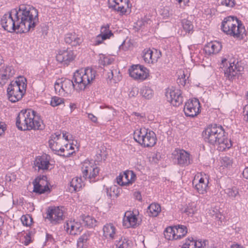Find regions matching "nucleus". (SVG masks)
Here are the masks:
<instances>
[{
    "instance_id": "nucleus-56",
    "label": "nucleus",
    "mask_w": 248,
    "mask_h": 248,
    "mask_svg": "<svg viewBox=\"0 0 248 248\" xmlns=\"http://www.w3.org/2000/svg\"><path fill=\"white\" fill-rule=\"evenodd\" d=\"M113 59L109 58L108 57H105L103 58V60H102L103 62V65H108L111 64L113 62Z\"/></svg>"
},
{
    "instance_id": "nucleus-45",
    "label": "nucleus",
    "mask_w": 248,
    "mask_h": 248,
    "mask_svg": "<svg viewBox=\"0 0 248 248\" xmlns=\"http://www.w3.org/2000/svg\"><path fill=\"white\" fill-rule=\"evenodd\" d=\"M21 220L23 225L26 226H30L32 222V218L29 215L22 216L21 217Z\"/></svg>"
},
{
    "instance_id": "nucleus-27",
    "label": "nucleus",
    "mask_w": 248,
    "mask_h": 248,
    "mask_svg": "<svg viewBox=\"0 0 248 248\" xmlns=\"http://www.w3.org/2000/svg\"><path fill=\"white\" fill-rule=\"evenodd\" d=\"M103 235L107 239L114 238L116 229L112 223H107L103 228Z\"/></svg>"
},
{
    "instance_id": "nucleus-10",
    "label": "nucleus",
    "mask_w": 248,
    "mask_h": 248,
    "mask_svg": "<svg viewBox=\"0 0 248 248\" xmlns=\"http://www.w3.org/2000/svg\"><path fill=\"white\" fill-rule=\"evenodd\" d=\"M172 155L173 162L181 167L187 166L192 162L190 154L184 150H175Z\"/></svg>"
},
{
    "instance_id": "nucleus-5",
    "label": "nucleus",
    "mask_w": 248,
    "mask_h": 248,
    "mask_svg": "<svg viewBox=\"0 0 248 248\" xmlns=\"http://www.w3.org/2000/svg\"><path fill=\"white\" fill-rule=\"evenodd\" d=\"M27 88V80L23 77H18L11 82L7 89L8 97L12 103L21 100L25 94Z\"/></svg>"
},
{
    "instance_id": "nucleus-7",
    "label": "nucleus",
    "mask_w": 248,
    "mask_h": 248,
    "mask_svg": "<svg viewBox=\"0 0 248 248\" xmlns=\"http://www.w3.org/2000/svg\"><path fill=\"white\" fill-rule=\"evenodd\" d=\"M81 170L83 177L92 182L95 181L100 170L93 160H86L82 164Z\"/></svg>"
},
{
    "instance_id": "nucleus-55",
    "label": "nucleus",
    "mask_w": 248,
    "mask_h": 248,
    "mask_svg": "<svg viewBox=\"0 0 248 248\" xmlns=\"http://www.w3.org/2000/svg\"><path fill=\"white\" fill-rule=\"evenodd\" d=\"M138 89L137 87H133L130 91L129 96L131 97H134L138 94Z\"/></svg>"
},
{
    "instance_id": "nucleus-19",
    "label": "nucleus",
    "mask_w": 248,
    "mask_h": 248,
    "mask_svg": "<svg viewBox=\"0 0 248 248\" xmlns=\"http://www.w3.org/2000/svg\"><path fill=\"white\" fill-rule=\"evenodd\" d=\"M229 66L224 70V75L226 79L233 81L241 74L243 68L237 65V62L235 63L234 62H229Z\"/></svg>"
},
{
    "instance_id": "nucleus-1",
    "label": "nucleus",
    "mask_w": 248,
    "mask_h": 248,
    "mask_svg": "<svg viewBox=\"0 0 248 248\" xmlns=\"http://www.w3.org/2000/svg\"><path fill=\"white\" fill-rule=\"evenodd\" d=\"M12 12L15 17L18 19L17 24L20 33L34 30L39 22L38 10L30 5H21L18 10L13 9Z\"/></svg>"
},
{
    "instance_id": "nucleus-20",
    "label": "nucleus",
    "mask_w": 248,
    "mask_h": 248,
    "mask_svg": "<svg viewBox=\"0 0 248 248\" xmlns=\"http://www.w3.org/2000/svg\"><path fill=\"white\" fill-rule=\"evenodd\" d=\"M15 74V70L12 66L4 65L0 67V85L5 84Z\"/></svg>"
},
{
    "instance_id": "nucleus-63",
    "label": "nucleus",
    "mask_w": 248,
    "mask_h": 248,
    "mask_svg": "<svg viewBox=\"0 0 248 248\" xmlns=\"http://www.w3.org/2000/svg\"><path fill=\"white\" fill-rule=\"evenodd\" d=\"M231 248H244L240 245L234 244L231 246Z\"/></svg>"
},
{
    "instance_id": "nucleus-11",
    "label": "nucleus",
    "mask_w": 248,
    "mask_h": 248,
    "mask_svg": "<svg viewBox=\"0 0 248 248\" xmlns=\"http://www.w3.org/2000/svg\"><path fill=\"white\" fill-rule=\"evenodd\" d=\"M166 96L167 100L173 106H179L183 102L182 92L177 88L172 87L167 89Z\"/></svg>"
},
{
    "instance_id": "nucleus-21",
    "label": "nucleus",
    "mask_w": 248,
    "mask_h": 248,
    "mask_svg": "<svg viewBox=\"0 0 248 248\" xmlns=\"http://www.w3.org/2000/svg\"><path fill=\"white\" fill-rule=\"evenodd\" d=\"M138 225L137 216L133 212H126L123 219V226L126 228H135Z\"/></svg>"
},
{
    "instance_id": "nucleus-13",
    "label": "nucleus",
    "mask_w": 248,
    "mask_h": 248,
    "mask_svg": "<svg viewBox=\"0 0 248 248\" xmlns=\"http://www.w3.org/2000/svg\"><path fill=\"white\" fill-rule=\"evenodd\" d=\"M108 7L120 13L122 15L130 12L128 0H108Z\"/></svg>"
},
{
    "instance_id": "nucleus-8",
    "label": "nucleus",
    "mask_w": 248,
    "mask_h": 248,
    "mask_svg": "<svg viewBox=\"0 0 248 248\" xmlns=\"http://www.w3.org/2000/svg\"><path fill=\"white\" fill-rule=\"evenodd\" d=\"M12 11L11 12L5 14L2 16L0 24L4 30L8 32H12L17 30V31L19 32L18 24H17L18 19L15 17Z\"/></svg>"
},
{
    "instance_id": "nucleus-43",
    "label": "nucleus",
    "mask_w": 248,
    "mask_h": 248,
    "mask_svg": "<svg viewBox=\"0 0 248 248\" xmlns=\"http://www.w3.org/2000/svg\"><path fill=\"white\" fill-rule=\"evenodd\" d=\"M195 244V240L192 237H188L186 240L182 248H196Z\"/></svg>"
},
{
    "instance_id": "nucleus-58",
    "label": "nucleus",
    "mask_w": 248,
    "mask_h": 248,
    "mask_svg": "<svg viewBox=\"0 0 248 248\" xmlns=\"http://www.w3.org/2000/svg\"><path fill=\"white\" fill-rule=\"evenodd\" d=\"M88 118L93 123L97 122V118L92 113H89L88 114Z\"/></svg>"
},
{
    "instance_id": "nucleus-22",
    "label": "nucleus",
    "mask_w": 248,
    "mask_h": 248,
    "mask_svg": "<svg viewBox=\"0 0 248 248\" xmlns=\"http://www.w3.org/2000/svg\"><path fill=\"white\" fill-rule=\"evenodd\" d=\"M63 213L59 207L49 208L47 218L53 223H59L62 220Z\"/></svg>"
},
{
    "instance_id": "nucleus-4",
    "label": "nucleus",
    "mask_w": 248,
    "mask_h": 248,
    "mask_svg": "<svg viewBox=\"0 0 248 248\" xmlns=\"http://www.w3.org/2000/svg\"><path fill=\"white\" fill-rule=\"evenodd\" d=\"M221 29L226 34L239 40L243 39L246 35L245 27L236 17L228 16L224 19Z\"/></svg>"
},
{
    "instance_id": "nucleus-24",
    "label": "nucleus",
    "mask_w": 248,
    "mask_h": 248,
    "mask_svg": "<svg viewBox=\"0 0 248 248\" xmlns=\"http://www.w3.org/2000/svg\"><path fill=\"white\" fill-rule=\"evenodd\" d=\"M64 40L66 44L72 46L79 45L83 41L81 36L77 34L75 32L67 33L65 36Z\"/></svg>"
},
{
    "instance_id": "nucleus-18",
    "label": "nucleus",
    "mask_w": 248,
    "mask_h": 248,
    "mask_svg": "<svg viewBox=\"0 0 248 248\" xmlns=\"http://www.w3.org/2000/svg\"><path fill=\"white\" fill-rule=\"evenodd\" d=\"M63 141L61 133L58 132L51 136L50 139L49 140V145L55 154L62 155V153L65 151V148L62 145Z\"/></svg>"
},
{
    "instance_id": "nucleus-6",
    "label": "nucleus",
    "mask_w": 248,
    "mask_h": 248,
    "mask_svg": "<svg viewBox=\"0 0 248 248\" xmlns=\"http://www.w3.org/2000/svg\"><path fill=\"white\" fill-rule=\"evenodd\" d=\"M96 71L92 68L77 70L74 75L75 88L77 91L84 90L95 78Z\"/></svg>"
},
{
    "instance_id": "nucleus-38",
    "label": "nucleus",
    "mask_w": 248,
    "mask_h": 248,
    "mask_svg": "<svg viewBox=\"0 0 248 248\" xmlns=\"http://www.w3.org/2000/svg\"><path fill=\"white\" fill-rule=\"evenodd\" d=\"M196 205L194 202H191L188 204L184 210L188 216L192 217L197 211Z\"/></svg>"
},
{
    "instance_id": "nucleus-41",
    "label": "nucleus",
    "mask_w": 248,
    "mask_h": 248,
    "mask_svg": "<svg viewBox=\"0 0 248 248\" xmlns=\"http://www.w3.org/2000/svg\"><path fill=\"white\" fill-rule=\"evenodd\" d=\"M140 93L145 98L150 99L153 96V91L149 87L145 86L140 90Z\"/></svg>"
},
{
    "instance_id": "nucleus-59",
    "label": "nucleus",
    "mask_w": 248,
    "mask_h": 248,
    "mask_svg": "<svg viewBox=\"0 0 248 248\" xmlns=\"http://www.w3.org/2000/svg\"><path fill=\"white\" fill-rule=\"evenodd\" d=\"M130 46V45H128V46H126V42L125 41H124V42L123 43V44L120 46H119V49H122L124 51H126L127 50L129 47Z\"/></svg>"
},
{
    "instance_id": "nucleus-9",
    "label": "nucleus",
    "mask_w": 248,
    "mask_h": 248,
    "mask_svg": "<svg viewBox=\"0 0 248 248\" xmlns=\"http://www.w3.org/2000/svg\"><path fill=\"white\" fill-rule=\"evenodd\" d=\"M75 84L72 80L67 78L58 79L54 84L56 93L60 95L66 96L71 93Z\"/></svg>"
},
{
    "instance_id": "nucleus-53",
    "label": "nucleus",
    "mask_w": 248,
    "mask_h": 248,
    "mask_svg": "<svg viewBox=\"0 0 248 248\" xmlns=\"http://www.w3.org/2000/svg\"><path fill=\"white\" fill-rule=\"evenodd\" d=\"M89 236V233L85 232L82 235H81L78 239V243L79 245L80 243H83L86 242L88 240Z\"/></svg>"
},
{
    "instance_id": "nucleus-64",
    "label": "nucleus",
    "mask_w": 248,
    "mask_h": 248,
    "mask_svg": "<svg viewBox=\"0 0 248 248\" xmlns=\"http://www.w3.org/2000/svg\"><path fill=\"white\" fill-rule=\"evenodd\" d=\"M70 108H71V111L76 108V105L74 103H71L70 104Z\"/></svg>"
},
{
    "instance_id": "nucleus-29",
    "label": "nucleus",
    "mask_w": 248,
    "mask_h": 248,
    "mask_svg": "<svg viewBox=\"0 0 248 248\" xmlns=\"http://www.w3.org/2000/svg\"><path fill=\"white\" fill-rule=\"evenodd\" d=\"M147 131L148 129L145 128L136 130L134 132V139L135 140L142 145Z\"/></svg>"
},
{
    "instance_id": "nucleus-26",
    "label": "nucleus",
    "mask_w": 248,
    "mask_h": 248,
    "mask_svg": "<svg viewBox=\"0 0 248 248\" xmlns=\"http://www.w3.org/2000/svg\"><path fill=\"white\" fill-rule=\"evenodd\" d=\"M222 46L217 41L211 42L208 43L204 47L205 52L209 54H214L218 53L221 49Z\"/></svg>"
},
{
    "instance_id": "nucleus-37",
    "label": "nucleus",
    "mask_w": 248,
    "mask_h": 248,
    "mask_svg": "<svg viewBox=\"0 0 248 248\" xmlns=\"http://www.w3.org/2000/svg\"><path fill=\"white\" fill-rule=\"evenodd\" d=\"M161 53L156 49H150V57H151L150 63L156 62L161 57Z\"/></svg>"
},
{
    "instance_id": "nucleus-51",
    "label": "nucleus",
    "mask_w": 248,
    "mask_h": 248,
    "mask_svg": "<svg viewBox=\"0 0 248 248\" xmlns=\"http://www.w3.org/2000/svg\"><path fill=\"white\" fill-rule=\"evenodd\" d=\"M218 1L221 5L228 7H232L234 5V0H218Z\"/></svg>"
},
{
    "instance_id": "nucleus-46",
    "label": "nucleus",
    "mask_w": 248,
    "mask_h": 248,
    "mask_svg": "<svg viewBox=\"0 0 248 248\" xmlns=\"http://www.w3.org/2000/svg\"><path fill=\"white\" fill-rule=\"evenodd\" d=\"M64 103V99L62 98L54 96L52 97L50 105L52 107H56Z\"/></svg>"
},
{
    "instance_id": "nucleus-42",
    "label": "nucleus",
    "mask_w": 248,
    "mask_h": 248,
    "mask_svg": "<svg viewBox=\"0 0 248 248\" xmlns=\"http://www.w3.org/2000/svg\"><path fill=\"white\" fill-rule=\"evenodd\" d=\"M101 33L102 35H106L108 37L109 39L111 36L113 35L112 31L109 30V25L108 24L105 25L101 28Z\"/></svg>"
},
{
    "instance_id": "nucleus-2",
    "label": "nucleus",
    "mask_w": 248,
    "mask_h": 248,
    "mask_svg": "<svg viewBox=\"0 0 248 248\" xmlns=\"http://www.w3.org/2000/svg\"><path fill=\"white\" fill-rule=\"evenodd\" d=\"M202 136L205 141L212 145H218L219 151H223L232 146L231 140L226 138L224 130L221 125H209L203 131Z\"/></svg>"
},
{
    "instance_id": "nucleus-16",
    "label": "nucleus",
    "mask_w": 248,
    "mask_h": 248,
    "mask_svg": "<svg viewBox=\"0 0 248 248\" xmlns=\"http://www.w3.org/2000/svg\"><path fill=\"white\" fill-rule=\"evenodd\" d=\"M200 103L198 99L194 98L188 100L184 108L185 115L187 117H194L200 112Z\"/></svg>"
},
{
    "instance_id": "nucleus-60",
    "label": "nucleus",
    "mask_w": 248,
    "mask_h": 248,
    "mask_svg": "<svg viewBox=\"0 0 248 248\" xmlns=\"http://www.w3.org/2000/svg\"><path fill=\"white\" fill-rule=\"evenodd\" d=\"M134 196H135V198L137 200H138L139 201H141V199H142L141 195V194H140V192H139V191L135 192L134 193Z\"/></svg>"
},
{
    "instance_id": "nucleus-15",
    "label": "nucleus",
    "mask_w": 248,
    "mask_h": 248,
    "mask_svg": "<svg viewBox=\"0 0 248 248\" xmlns=\"http://www.w3.org/2000/svg\"><path fill=\"white\" fill-rule=\"evenodd\" d=\"M130 76L136 80L143 81L149 75L148 69L140 64L133 65L129 69Z\"/></svg>"
},
{
    "instance_id": "nucleus-25",
    "label": "nucleus",
    "mask_w": 248,
    "mask_h": 248,
    "mask_svg": "<svg viewBox=\"0 0 248 248\" xmlns=\"http://www.w3.org/2000/svg\"><path fill=\"white\" fill-rule=\"evenodd\" d=\"M34 165L38 168V170L48 169L50 165L49 157L46 155L38 156L34 161Z\"/></svg>"
},
{
    "instance_id": "nucleus-62",
    "label": "nucleus",
    "mask_w": 248,
    "mask_h": 248,
    "mask_svg": "<svg viewBox=\"0 0 248 248\" xmlns=\"http://www.w3.org/2000/svg\"><path fill=\"white\" fill-rule=\"evenodd\" d=\"M183 86H184L186 84V79H185V76L184 74V78L182 77L181 78L179 79V81L178 82Z\"/></svg>"
},
{
    "instance_id": "nucleus-35",
    "label": "nucleus",
    "mask_w": 248,
    "mask_h": 248,
    "mask_svg": "<svg viewBox=\"0 0 248 248\" xmlns=\"http://www.w3.org/2000/svg\"><path fill=\"white\" fill-rule=\"evenodd\" d=\"M183 30L186 32L190 33L193 31V25L192 22L187 19H183L181 21Z\"/></svg>"
},
{
    "instance_id": "nucleus-36",
    "label": "nucleus",
    "mask_w": 248,
    "mask_h": 248,
    "mask_svg": "<svg viewBox=\"0 0 248 248\" xmlns=\"http://www.w3.org/2000/svg\"><path fill=\"white\" fill-rule=\"evenodd\" d=\"M164 235L169 240H176L174 226L167 227L164 231Z\"/></svg>"
},
{
    "instance_id": "nucleus-40",
    "label": "nucleus",
    "mask_w": 248,
    "mask_h": 248,
    "mask_svg": "<svg viewBox=\"0 0 248 248\" xmlns=\"http://www.w3.org/2000/svg\"><path fill=\"white\" fill-rule=\"evenodd\" d=\"M82 220L85 225L89 227H93L96 225V220L89 215L82 217Z\"/></svg>"
},
{
    "instance_id": "nucleus-28",
    "label": "nucleus",
    "mask_w": 248,
    "mask_h": 248,
    "mask_svg": "<svg viewBox=\"0 0 248 248\" xmlns=\"http://www.w3.org/2000/svg\"><path fill=\"white\" fill-rule=\"evenodd\" d=\"M142 146L144 147H153L156 143V138L155 133L151 130L147 131Z\"/></svg>"
},
{
    "instance_id": "nucleus-31",
    "label": "nucleus",
    "mask_w": 248,
    "mask_h": 248,
    "mask_svg": "<svg viewBox=\"0 0 248 248\" xmlns=\"http://www.w3.org/2000/svg\"><path fill=\"white\" fill-rule=\"evenodd\" d=\"M123 180L125 186L131 185L136 179V175L133 171L126 170L123 173Z\"/></svg>"
},
{
    "instance_id": "nucleus-14",
    "label": "nucleus",
    "mask_w": 248,
    "mask_h": 248,
    "mask_svg": "<svg viewBox=\"0 0 248 248\" xmlns=\"http://www.w3.org/2000/svg\"><path fill=\"white\" fill-rule=\"evenodd\" d=\"M76 55L73 50L62 49L58 50L56 58L57 62L63 65H68L75 59Z\"/></svg>"
},
{
    "instance_id": "nucleus-17",
    "label": "nucleus",
    "mask_w": 248,
    "mask_h": 248,
    "mask_svg": "<svg viewBox=\"0 0 248 248\" xmlns=\"http://www.w3.org/2000/svg\"><path fill=\"white\" fill-rule=\"evenodd\" d=\"M33 191L39 194L50 191L48 186L49 183L46 176L42 175L37 177L33 181Z\"/></svg>"
},
{
    "instance_id": "nucleus-44",
    "label": "nucleus",
    "mask_w": 248,
    "mask_h": 248,
    "mask_svg": "<svg viewBox=\"0 0 248 248\" xmlns=\"http://www.w3.org/2000/svg\"><path fill=\"white\" fill-rule=\"evenodd\" d=\"M62 146L64 148H65V151L62 153V155H60L67 157L69 156L74 152V151H72L71 152L69 151V150H74V149L71 144L66 143Z\"/></svg>"
},
{
    "instance_id": "nucleus-54",
    "label": "nucleus",
    "mask_w": 248,
    "mask_h": 248,
    "mask_svg": "<svg viewBox=\"0 0 248 248\" xmlns=\"http://www.w3.org/2000/svg\"><path fill=\"white\" fill-rule=\"evenodd\" d=\"M123 173H120L118 176L117 177L116 180L117 183L120 186H125L124 183H123Z\"/></svg>"
},
{
    "instance_id": "nucleus-61",
    "label": "nucleus",
    "mask_w": 248,
    "mask_h": 248,
    "mask_svg": "<svg viewBox=\"0 0 248 248\" xmlns=\"http://www.w3.org/2000/svg\"><path fill=\"white\" fill-rule=\"evenodd\" d=\"M243 176L244 178L246 179H248V167H246L245 168L243 171Z\"/></svg>"
},
{
    "instance_id": "nucleus-33",
    "label": "nucleus",
    "mask_w": 248,
    "mask_h": 248,
    "mask_svg": "<svg viewBox=\"0 0 248 248\" xmlns=\"http://www.w3.org/2000/svg\"><path fill=\"white\" fill-rule=\"evenodd\" d=\"M160 212V205L156 203H152L147 209V213L150 217H156Z\"/></svg>"
},
{
    "instance_id": "nucleus-52",
    "label": "nucleus",
    "mask_w": 248,
    "mask_h": 248,
    "mask_svg": "<svg viewBox=\"0 0 248 248\" xmlns=\"http://www.w3.org/2000/svg\"><path fill=\"white\" fill-rule=\"evenodd\" d=\"M195 247L196 248H207V243L208 241L204 240L203 242L202 241H195Z\"/></svg>"
},
{
    "instance_id": "nucleus-50",
    "label": "nucleus",
    "mask_w": 248,
    "mask_h": 248,
    "mask_svg": "<svg viewBox=\"0 0 248 248\" xmlns=\"http://www.w3.org/2000/svg\"><path fill=\"white\" fill-rule=\"evenodd\" d=\"M160 14L164 18H167L171 15L170 12V8L168 7H164L161 9L160 11Z\"/></svg>"
},
{
    "instance_id": "nucleus-12",
    "label": "nucleus",
    "mask_w": 248,
    "mask_h": 248,
    "mask_svg": "<svg viewBox=\"0 0 248 248\" xmlns=\"http://www.w3.org/2000/svg\"><path fill=\"white\" fill-rule=\"evenodd\" d=\"M208 183L209 178L205 174L196 175L192 181L195 189L200 194H204L207 192Z\"/></svg>"
},
{
    "instance_id": "nucleus-47",
    "label": "nucleus",
    "mask_w": 248,
    "mask_h": 248,
    "mask_svg": "<svg viewBox=\"0 0 248 248\" xmlns=\"http://www.w3.org/2000/svg\"><path fill=\"white\" fill-rule=\"evenodd\" d=\"M221 164L222 166L225 167L230 168L232 165L233 161L232 159L230 157L225 156L222 157L221 160Z\"/></svg>"
},
{
    "instance_id": "nucleus-32",
    "label": "nucleus",
    "mask_w": 248,
    "mask_h": 248,
    "mask_svg": "<svg viewBox=\"0 0 248 248\" xmlns=\"http://www.w3.org/2000/svg\"><path fill=\"white\" fill-rule=\"evenodd\" d=\"M174 229L175 232L176 240L181 239L184 237L187 233V228L185 225H175Z\"/></svg>"
},
{
    "instance_id": "nucleus-48",
    "label": "nucleus",
    "mask_w": 248,
    "mask_h": 248,
    "mask_svg": "<svg viewBox=\"0 0 248 248\" xmlns=\"http://www.w3.org/2000/svg\"><path fill=\"white\" fill-rule=\"evenodd\" d=\"M106 35H102L101 34L98 35L94 40L93 44L95 46H97L101 44L103 41L105 40L108 39V36Z\"/></svg>"
},
{
    "instance_id": "nucleus-49",
    "label": "nucleus",
    "mask_w": 248,
    "mask_h": 248,
    "mask_svg": "<svg viewBox=\"0 0 248 248\" xmlns=\"http://www.w3.org/2000/svg\"><path fill=\"white\" fill-rule=\"evenodd\" d=\"M143 58L145 62L150 63L151 57H150V48L145 49L143 51Z\"/></svg>"
},
{
    "instance_id": "nucleus-57",
    "label": "nucleus",
    "mask_w": 248,
    "mask_h": 248,
    "mask_svg": "<svg viewBox=\"0 0 248 248\" xmlns=\"http://www.w3.org/2000/svg\"><path fill=\"white\" fill-rule=\"evenodd\" d=\"M244 120L248 122V105H246L243 108Z\"/></svg>"
},
{
    "instance_id": "nucleus-3",
    "label": "nucleus",
    "mask_w": 248,
    "mask_h": 248,
    "mask_svg": "<svg viewBox=\"0 0 248 248\" xmlns=\"http://www.w3.org/2000/svg\"><path fill=\"white\" fill-rule=\"evenodd\" d=\"M16 125L20 130H42L44 125L40 117L31 109L22 110L16 119Z\"/></svg>"
},
{
    "instance_id": "nucleus-34",
    "label": "nucleus",
    "mask_w": 248,
    "mask_h": 248,
    "mask_svg": "<svg viewBox=\"0 0 248 248\" xmlns=\"http://www.w3.org/2000/svg\"><path fill=\"white\" fill-rule=\"evenodd\" d=\"M132 242L127 238L122 237L115 244L116 248H131Z\"/></svg>"
},
{
    "instance_id": "nucleus-39",
    "label": "nucleus",
    "mask_w": 248,
    "mask_h": 248,
    "mask_svg": "<svg viewBox=\"0 0 248 248\" xmlns=\"http://www.w3.org/2000/svg\"><path fill=\"white\" fill-rule=\"evenodd\" d=\"M225 193L228 197L232 199H234L237 196H239V193L238 189L236 187H232V188H228L225 190Z\"/></svg>"
},
{
    "instance_id": "nucleus-30",
    "label": "nucleus",
    "mask_w": 248,
    "mask_h": 248,
    "mask_svg": "<svg viewBox=\"0 0 248 248\" xmlns=\"http://www.w3.org/2000/svg\"><path fill=\"white\" fill-rule=\"evenodd\" d=\"M83 185L81 177H74L70 183L69 191L71 192L79 191Z\"/></svg>"
},
{
    "instance_id": "nucleus-23",
    "label": "nucleus",
    "mask_w": 248,
    "mask_h": 248,
    "mask_svg": "<svg viewBox=\"0 0 248 248\" xmlns=\"http://www.w3.org/2000/svg\"><path fill=\"white\" fill-rule=\"evenodd\" d=\"M64 228L66 232L72 235H79L82 230L81 223L74 220L67 221Z\"/></svg>"
}]
</instances>
